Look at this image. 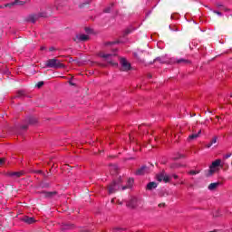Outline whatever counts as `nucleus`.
<instances>
[{
  "instance_id": "41",
  "label": "nucleus",
  "mask_w": 232,
  "mask_h": 232,
  "mask_svg": "<svg viewBox=\"0 0 232 232\" xmlns=\"http://www.w3.org/2000/svg\"><path fill=\"white\" fill-rule=\"evenodd\" d=\"M86 6V4H82L81 5H80V8H84Z\"/></svg>"
},
{
  "instance_id": "50",
  "label": "nucleus",
  "mask_w": 232,
  "mask_h": 232,
  "mask_svg": "<svg viewBox=\"0 0 232 232\" xmlns=\"http://www.w3.org/2000/svg\"><path fill=\"white\" fill-rule=\"evenodd\" d=\"M182 158H184V156H183V155L179 156V159H182Z\"/></svg>"
},
{
  "instance_id": "28",
  "label": "nucleus",
  "mask_w": 232,
  "mask_h": 232,
  "mask_svg": "<svg viewBox=\"0 0 232 232\" xmlns=\"http://www.w3.org/2000/svg\"><path fill=\"white\" fill-rule=\"evenodd\" d=\"M163 182H165V184H168V182H169V176L164 174Z\"/></svg>"
},
{
  "instance_id": "45",
  "label": "nucleus",
  "mask_w": 232,
  "mask_h": 232,
  "mask_svg": "<svg viewBox=\"0 0 232 232\" xmlns=\"http://www.w3.org/2000/svg\"><path fill=\"white\" fill-rule=\"evenodd\" d=\"M69 84H71V86H75V83L69 82Z\"/></svg>"
},
{
  "instance_id": "23",
  "label": "nucleus",
  "mask_w": 232,
  "mask_h": 232,
  "mask_svg": "<svg viewBox=\"0 0 232 232\" xmlns=\"http://www.w3.org/2000/svg\"><path fill=\"white\" fill-rule=\"evenodd\" d=\"M40 188H42L43 189L48 188H50V183H48V182H46V181H43V182L40 184Z\"/></svg>"
},
{
  "instance_id": "51",
  "label": "nucleus",
  "mask_w": 232,
  "mask_h": 232,
  "mask_svg": "<svg viewBox=\"0 0 232 232\" xmlns=\"http://www.w3.org/2000/svg\"><path fill=\"white\" fill-rule=\"evenodd\" d=\"M38 173H43V170H38Z\"/></svg>"
},
{
  "instance_id": "33",
  "label": "nucleus",
  "mask_w": 232,
  "mask_h": 232,
  "mask_svg": "<svg viewBox=\"0 0 232 232\" xmlns=\"http://www.w3.org/2000/svg\"><path fill=\"white\" fill-rule=\"evenodd\" d=\"M145 128V125H140L139 126V130H140V131H143V133L146 131V129H144Z\"/></svg>"
},
{
  "instance_id": "1",
  "label": "nucleus",
  "mask_w": 232,
  "mask_h": 232,
  "mask_svg": "<svg viewBox=\"0 0 232 232\" xmlns=\"http://www.w3.org/2000/svg\"><path fill=\"white\" fill-rule=\"evenodd\" d=\"M47 68H53L54 70H59L61 68H66L64 63H62L61 61L57 58L49 59L45 63Z\"/></svg>"
},
{
  "instance_id": "42",
  "label": "nucleus",
  "mask_w": 232,
  "mask_h": 232,
  "mask_svg": "<svg viewBox=\"0 0 232 232\" xmlns=\"http://www.w3.org/2000/svg\"><path fill=\"white\" fill-rule=\"evenodd\" d=\"M170 168H172V169L177 168V164H172V165L170 166Z\"/></svg>"
},
{
  "instance_id": "55",
  "label": "nucleus",
  "mask_w": 232,
  "mask_h": 232,
  "mask_svg": "<svg viewBox=\"0 0 232 232\" xmlns=\"http://www.w3.org/2000/svg\"><path fill=\"white\" fill-rule=\"evenodd\" d=\"M0 8H2V6H0Z\"/></svg>"
},
{
  "instance_id": "17",
  "label": "nucleus",
  "mask_w": 232,
  "mask_h": 232,
  "mask_svg": "<svg viewBox=\"0 0 232 232\" xmlns=\"http://www.w3.org/2000/svg\"><path fill=\"white\" fill-rule=\"evenodd\" d=\"M174 63H176L177 64H189V60L180 58L177 59Z\"/></svg>"
},
{
  "instance_id": "24",
  "label": "nucleus",
  "mask_w": 232,
  "mask_h": 232,
  "mask_svg": "<svg viewBox=\"0 0 232 232\" xmlns=\"http://www.w3.org/2000/svg\"><path fill=\"white\" fill-rule=\"evenodd\" d=\"M169 191H168V190H163V191L159 193V197H160V198L169 197Z\"/></svg>"
},
{
  "instance_id": "30",
  "label": "nucleus",
  "mask_w": 232,
  "mask_h": 232,
  "mask_svg": "<svg viewBox=\"0 0 232 232\" xmlns=\"http://www.w3.org/2000/svg\"><path fill=\"white\" fill-rule=\"evenodd\" d=\"M200 173V170H190L189 175H198Z\"/></svg>"
},
{
  "instance_id": "6",
  "label": "nucleus",
  "mask_w": 232,
  "mask_h": 232,
  "mask_svg": "<svg viewBox=\"0 0 232 232\" xmlns=\"http://www.w3.org/2000/svg\"><path fill=\"white\" fill-rule=\"evenodd\" d=\"M90 39V36L87 34H78L75 38H73L74 43H81V41H88Z\"/></svg>"
},
{
  "instance_id": "53",
  "label": "nucleus",
  "mask_w": 232,
  "mask_h": 232,
  "mask_svg": "<svg viewBox=\"0 0 232 232\" xmlns=\"http://www.w3.org/2000/svg\"><path fill=\"white\" fill-rule=\"evenodd\" d=\"M216 118L218 120V119H220V117H218V116H216Z\"/></svg>"
},
{
  "instance_id": "18",
  "label": "nucleus",
  "mask_w": 232,
  "mask_h": 232,
  "mask_svg": "<svg viewBox=\"0 0 232 232\" xmlns=\"http://www.w3.org/2000/svg\"><path fill=\"white\" fill-rule=\"evenodd\" d=\"M218 186H220V182L210 183L208 185V189H209V191H213V190L217 189L218 188Z\"/></svg>"
},
{
  "instance_id": "2",
  "label": "nucleus",
  "mask_w": 232,
  "mask_h": 232,
  "mask_svg": "<svg viewBox=\"0 0 232 232\" xmlns=\"http://www.w3.org/2000/svg\"><path fill=\"white\" fill-rule=\"evenodd\" d=\"M48 11L41 12L38 14H33L27 16L26 21L28 23H35L40 17H48L52 14V11L50 9H47Z\"/></svg>"
},
{
  "instance_id": "47",
  "label": "nucleus",
  "mask_w": 232,
  "mask_h": 232,
  "mask_svg": "<svg viewBox=\"0 0 232 232\" xmlns=\"http://www.w3.org/2000/svg\"><path fill=\"white\" fill-rule=\"evenodd\" d=\"M121 228L116 227L114 228V231H121Z\"/></svg>"
},
{
  "instance_id": "21",
  "label": "nucleus",
  "mask_w": 232,
  "mask_h": 232,
  "mask_svg": "<svg viewBox=\"0 0 232 232\" xmlns=\"http://www.w3.org/2000/svg\"><path fill=\"white\" fill-rule=\"evenodd\" d=\"M24 173L22 171L20 172H10L9 177H14V179H19L23 177Z\"/></svg>"
},
{
  "instance_id": "16",
  "label": "nucleus",
  "mask_w": 232,
  "mask_h": 232,
  "mask_svg": "<svg viewBox=\"0 0 232 232\" xmlns=\"http://www.w3.org/2000/svg\"><path fill=\"white\" fill-rule=\"evenodd\" d=\"M155 188H157V182L152 181L147 184L146 189H148V191H151Z\"/></svg>"
},
{
  "instance_id": "39",
  "label": "nucleus",
  "mask_w": 232,
  "mask_h": 232,
  "mask_svg": "<svg viewBox=\"0 0 232 232\" xmlns=\"http://www.w3.org/2000/svg\"><path fill=\"white\" fill-rule=\"evenodd\" d=\"M229 157H231V153H228V154L225 155L224 159H229Z\"/></svg>"
},
{
  "instance_id": "43",
  "label": "nucleus",
  "mask_w": 232,
  "mask_h": 232,
  "mask_svg": "<svg viewBox=\"0 0 232 232\" xmlns=\"http://www.w3.org/2000/svg\"><path fill=\"white\" fill-rule=\"evenodd\" d=\"M173 179H179V176H178L177 174H174V175H173Z\"/></svg>"
},
{
  "instance_id": "36",
  "label": "nucleus",
  "mask_w": 232,
  "mask_h": 232,
  "mask_svg": "<svg viewBox=\"0 0 232 232\" xmlns=\"http://www.w3.org/2000/svg\"><path fill=\"white\" fill-rule=\"evenodd\" d=\"M111 44H117V42H108L105 44L106 46H110Z\"/></svg>"
},
{
  "instance_id": "31",
  "label": "nucleus",
  "mask_w": 232,
  "mask_h": 232,
  "mask_svg": "<svg viewBox=\"0 0 232 232\" xmlns=\"http://www.w3.org/2000/svg\"><path fill=\"white\" fill-rule=\"evenodd\" d=\"M73 227V224H66L64 229H72Z\"/></svg>"
},
{
  "instance_id": "15",
  "label": "nucleus",
  "mask_w": 232,
  "mask_h": 232,
  "mask_svg": "<svg viewBox=\"0 0 232 232\" xmlns=\"http://www.w3.org/2000/svg\"><path fill=\"white\" fill-rule=\"evenodd\" d=\"M110 171L111 175H117V173H119V167H117V165H111Z\"/></svg>"
},
{
  "instance_id": "5",
  "label": "nucleus",
  "mask_w": 232,
  "mask_h": 232,
  "mask_svg": "<svg viewBox=\"0 0 232 232\" xmlns=\"http://www.w3.org/2000/svg\"><path fill=\"white\" fill-rule=\"evenodd\" d=\"M146 173H150V167L146 165L141 166L136 171V175H146Z\"/></svg>"
},
{
  "instance_id": "38",
  "label": "nucleus",
  "mask_w": 232,
  "mask_h": 232,
  "mask_svg": "<svg viewBox=\"0 0 232 232\" xmlns=\"http://www.w3.org/2000/svg\"><path fill=\"white\" fill-rule=\"evenodd\" d=\"M214 14H217V15L222 16V14L220 13V11H214Z\"/></svg>"
},
{
  "instance_id": "20",
  "label": "nucleus",
  "mask_w": 232,
  "mask_h": 232,
  "mask_svg": "<svg viewBox=\"0 0 232 232\" xmlns=\"http://www.w3.org/2000/svg\"><path fill=\"white\" fill-rule=\"evenodd\" d=\"M159 62V63H160L161 64H166V63H169V61L165 58V57H163V56H161V57H157L155 60H154V63L155 62Z\"/></svg>"
},
{
  "instance_id": "11",
  "label": "nucleus",
  "mask_w": 232,
  "mask_h": 232,
  "mask_svg": "<svg viewBox=\"0 0 232 232\" xmlns=\"http://www.w3.org/2000/svg\"><path fill=\"white\" fill-rule=\"evenodd\" d=\"M200 133H202V130H199L198 133H192L188 135V140H197V139L200 137Z\"/></svg>"
},
{
  "instance_id": "48",
  "label": "nucleus",
  "mask_w": 232,
  "mask_h": 232,
  "mask_svg": "<svg viewBox=\"0 0 232 232\" xmlns=\"http://www.w3.org/2000/svg\"><path fill=\"white\" fill-rule=\"evenodd\" d=\"M85 31L86 32H90V28H85Z\"/></svg>"
},
{
  "instance_id": "19",
  "label": "nucleus",
  "mask_w": 232,
  "mask_h": 232,
  "mask_svg": "<svg viewBox=\"0 0 232 232\" xmlns=\"http://www.w3.org/2000/svg\"><path fill=\"white\" fill-rule=\"evenodd\" d=\"M133 182H134L133 178H130V179H128V185H127V186H123V187H122V189H123V190H124V189H130V188H131V186H133Z\"/></svg>"
},
{
  "instance_id": "4",
  "label": "nucleus",
  "mask_w": 232,
  "mask_h": 232,
  "mask_svg": "<svg viewBox=\"0 0 232 232\" xmlns=\"http://www.w3.org/2000/svg\"><path fill=\"white\" fill-rule=\"evenodd\" d=\"M120 63L122 68V72H129V70H131V63L126 60V58H121Z\"/></svg>"
},
{
  "instance_id": "54",
  "label": "nucleus",
  "mask_w": 232,
  "mask_h": 232,
  "mask_svg": "<svg viewBox=\"0 0 232 232\" xmlns=\"http://www.w3.org/2000/svg\"><path fill=\"white\" fill-rule=\"evenodd\" d=\"M218 7L222 6V5H218Z\"/></svg>"
},
{
  "instance_id": "9",
  "label": "nucleus",
  "mask_w": 232,
  "mask_h": 232,
  "mask_svg": "<svg viewBox=\"0 0 232 232\" xmlns=\"http://www.w3.org/2000/svg\"><path fill=\"white\" fill-rule=\"evenodd\" d=\"M113 55L115 54H112V53H100V57H102V59H105V61H107L110 64H117V63H113V62H111L110 60L111 57H113Z\"/></svg>"
},
{
  "instance_id": "8",
  "label": "nucleus",
  "mask_w": 232,
  "mask_h": 232,
  "mask_svg": "<svg viewBox=\"0 0 232 232\" xmlns=\"http://www.w3.org/2000/svg\"><path fill=\"white\" fill-rule=\"evenodd\" d=\"M221 162H222V160H216L215 161L212 162V164L210 166V169H209V175H213V173H215V171L213 170V168H218V166H220Z\"/></svg>"
},
{
  "instance_id": "12",
  "label": "nucleus",
  "mask_w": 232,
  "mask_h": 232,
  "mask_svg": "<svg viewBox=\"0 0 232 232\" xmlns=\"http://www.w3.org/2000/svg\"><path fill=\"white\" fill-rule=\"evenodd\" d=\"M15 5H24V3L21 2L19 0H14V2H11L9 4H5V8H12L13 6H15Z\"/></svg>"
},
{
  "instance_id": "27",
  "label": "nucleus",
  "mask_w": 232,
  "mask_h": 232,
  "mask_svg": "<svg viewBox=\"0 0 232 232\" xmlns=\"http://www.w3.org/2000/svg\"><path fill=\"white\" fill-rule=\"evenodd\" d=\"M135 29L133 28H128L125 30V35H130Z\"/></svg>"
},
{
  "instance_id": "44",
  "label": "nucleus",
  "mask_w": 232,
  "mask_h": 232,
  "mask_svg": "<svg viewBox=\"0 0 232 232\" xmlns=\"http://www.w3.org/2000/svg\"><path fill=\"white\" fill-rule=\"evenodd\" d=\"M147 77L149 78V79H151V73H149L148 75H147Z\"/></svg>"
},
{
  "instance_id": "7",
  "label": "nucleus",
  "mask_w": 232,
  "mask_h": 232,
  "mask_svg": "<svg viewBox=\"0 0 232 232\" xmlns=\"http://www.w3.org/2000/svg\"><path fill=\"white\" fill-rule=\"evenodd\" d=\"M25 122H27V124L29 126H35V124H37L38 121H37V118H35L34 116H28L25 119Z\"/></svg>"
},
{
  "instance_id": "14",
  "label": "nucleus",
  "mask_w": 232,
  "mask_h": 232,
  "mask_svg": "<svg viewBox=\"0 0 232 232\" xmlns=\"http://www.w3.org/2000/svg\"><path fill=\"white\" fill-rule=\"evenodd\" d=\"M22 220L25 224H34V222H35V218L27 217V216L24 217V218Z\"/></svg>"
},
{
  "instance_id": "25",
  "label": "nucleus",
  "mask_w": 232,
  "mask_h": 232,
  "mask_svg": "<svg viewBox=\"0 0 232 232\" xmlns=\"http://www.w3.org/2000/svg\"><path fill=\"white\" fill-rule=\"evenodd\" d=\"M111 8H113V4H111L110 6L106 7L103 12L105 14H110V12H111Z\"/></svg>"
},
{
  "instance_id": "13",
  "label": "nucleus",
  "mask_w": 232,
  "mask_h": 232,
  "mask_svg": "<svg viewBox=\"0 0 232 232\" xmlns=\"http://www.w3.org/2000/svg\"><path fill=\"white\" fill-rule=\"evenodd\" d=\"M42 193L45 197V198H53V197L57 195V191H51V192L43 191Z\"/></svg>"
},
{
  "instance_id": "34",
  "label": "nucleus",
  "mask_w": 232,
  "mask_h": 232,
  "mask_svg": "<svg viewBox=\"0 0 232 232\" xmlns=\"http://www.w3.org/2000/svg\"><path fill=\"white\" fill-rule=\"evenodd\" d=\"M5 162H6V159L5 158H1L0 159V166H3V164H5Z\"/></svg>"
},
{
  "instance_id": "29",
  "label": "nucleus",
  "mask_w": 232,
  "mask_h": 232,
  "mask_svg": "<svg viewBox=\"0 0 232 232\" xmlns=\"http://www.w3.org/2000/svg\"><path fill=\"white\" fill-rule=\"evenodd\" d=\"M23 96H24V91H18L16 97L19 98Z\"/></svg>"
},
{
  "instance_id": "22",
  "label": "nucleus",
  "mask_w": 232,
  "mask_h": 232,
  "mask_svg": "<svg viewBox=\"0 0 232 232\" xmlns=\"http://www.w3.org/2000/svg\"><path fill=\"white\" fill-rule=\"evenodd\" d=\"M217 140H218V137H214L211 141L206 145V148H211V146H213V144H217Z\"/></svg>"
},
{
  "instance_id": "3",
  "label": "nucleus",
  "mask_w": 232,
  "mask_h": 232,
  "mask_svg": "<svg viewBox=\"0 0 232 232\" xmlns=\"http://www.w3.org/2000/svg\"><path fill=\"white\" fill-rule=\"evenodd\" d=\"M121 182H122V180L120 178L118 180H113L112 183L109 185L108 191L110 195H111L112 193H117V191H119V188H121V185L119 184H121Z\"/></svg>"
},
{
  "instance_id": "35",
  "label": "nucleus",
  "mask_w": 232,
  "mask_h": 232,
  "mask_svg": "<svg viewBox=\"0 0 232 232\" xmlns=\"http://www.w3.org/2000/svg\"><path fill=\"white\" fill-rule=\"evenodd\" d=\"M28 126H30L28 123L25 125H22L21 130H28Z\"/></svg>"
},
{
  "instance_id": "37",
  "label": "nucleus",
  "mask_w": 232,
  "mask_h": 232,
  "mask_svg": "<svg viewBox=\"0 0 232 232\" xmlns=\"http://www.w3.org/2000/svg\"><path fill=\"white\" fill-rule=\"evenodd\" d=\"M159 208H166V203H160Z\"/></svg>"
},
{
  "instance_id": "46",
  "label": "nucleus",
  "mask_w": 232,
  "mask_h": 232,
  "mask_svg": "<svg viewBox=\"0 0 232 232\" xmlns=\"http://www.w3.org/2000/svg\"><path fill=\"white\" fill-rule=\"evenodd\" d=\"M118 204H119L120 206H122V201L118 200Z\"/></svg>"
},
{
  "instance_id": "32",
  "label": "nucleus",
  "mask_w": 232,
  "mask_h": 232,
  "mask_svg": "<svg viewBox=\"0 0 232 232\" xmlns=\"http://www.w3.org/2000/svg\"><path fill=\"white\" fill-rule=\"evenodd\" d=\"M36 86H37V88H43V86H44V82H38Z\"/></svg>"
},
{
  "instance_id": "26",
  "label": "nucleus",
  "mask_w": 232,
  "mask_h": 232,
  "mask_svg": "<svg viewBox=\"0 0 232 232\" xmlns=\"http://www.w3.org/2000/svg\"><path fill=\"white\" fill-rule=\"evenodd\" d=\"M157 180H158L159 182H162V180H164V173L159 174V175L157 176Z\"/></svg>"
},
{
  "instance_id": "52",
  "label": "nucleus",
  "mask_w": 232,
  "mask_h": 232,
  "mask_svg": "<svg viewBox=\"0 0 232 232\" xmlns=\"http://www.w3.org/2000/svg\"><path fill=\"white\" fill-rule=\"evenodd\" d=\"M113 202H115V199H111V203L113 204Z\"/></svg>"
},
{
  "instance_id": "49",
  "label": "nucleus",
  "mask_w": 232,
  "mask_h": 232,
  "mask_svg": "<svg viewBox=\"0 0 232 232\" xmlns=\"http://www.w3.org/2000/svg\"><path fill=\"white\" fill-rule=\"evenodd\" d=\"M41 50H46V47H41Z\"/></svg>"
},
{
  "instance_id": "10",
  "label": "nucleus",
  "mask_w": 232,
  "mask_h": 232,
  "mask_svg": "<svg viewBox=\"0 0 232 232\" xmlns=\"http://www.w3.org/2000/svg\"><path fill=\"white\" fill-rule=\"evenodd\" d=\"M127 207L130 208L131 209H135V208H137V198H130V200L127 203Z\"/></svg>"
},
{
  "instance_id": "40",
  "label": "nucleus",
  "mask_w": 232,
  "mask_h": 232,
  "mask_svg": "<svg viewBox=\"0 0 232 232\" xmlns=\"http://www.w3.org/2000/svg\"><path fill=\"white\" fill-rule=\"evenodd\" d=\"M49 52H55V47H50Z\"/></svg>"
}]
</instances>
